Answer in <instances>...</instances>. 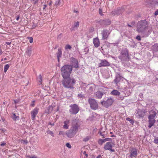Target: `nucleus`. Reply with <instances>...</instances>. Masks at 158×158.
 Instances as JSON below:
<instances>
[{
    "instance_id": "f257e3e1",
    "label": "nucleus",
    "mask_w": 158,
    "mask_h": 158,
    "mask_svg": "<svg viewBox=\"0 0 158 158\" xmlns=\"http://www.w3.org/2000/svg\"><path fill=\"white\" fill-rule=\"evenodd\" d=\"M148 27V24L146 20L140 21L137 23L136 31L139 33L144 34Z\"/></svg>"
},
{
    "instance_id": "f03ea898",
    "label": "nucleus",
    "mask_w": 158,
    "mask_h": 158,
    "mask_svg": "<svg viewBox=\"0 0 158 158\" xmlns=\"http://www.w3.org/2000/svg\"><path fill=\"white\" fill-rule=\"evenodd\" d=\"M72 69V67L69 65H64L61 68V74L63 78L70 77Z\"/></svg>"
},
{
    "instance_id": "7ed1b4c3",
    "label": "nucleus",
    "mask_w": 158,
    "mask_h": 158,
    "mask_svg": "<svg viewBox=\"0 0 158 158\" xmlns=\"http://www.w3.org/2000/svg\"><path fill=\"white\" fill-rule=\"evenodd\" d=\"M63 79L62 81V84L65 88H71L73 87L74 84L76 82L74 79L71 78L70 77L63 78Z\"/></svg>"
},
{
    "instance_id": "20e7f679",
    "label": "nucleus",
    "mask_w": 158,
    "mask_h": 158,
    "mask_svg": "<svg viewBox=\"0 0 158 158\" xmlns=\"http://www.w3.org/2000/svg\"><path fill=\"white\" fill-rule=\"evenodd\" d=\"M118 57L123 63H124L125 61L129 60L128 50L126 48L123 49L121 52L120 55Z\"/></svg>"
},
{
    "instance_id": "39448f33",
    "label": "nucleus",
    "mask_w": 158,
    "mask_h": 158,
    "mask_svg": "<svg viewBox=\"0 0 158 158\" xmlns=\"http://www.w3.org/2000/svg\"><path fill=\"white\" fill-rule=\"evenodd\" d=\"M91 108L93 110H96L98 108V105L95 99L89 98L88 100Z\"/></svg>"
},
{
    "instance_id": "423d86ee",
    "label": "nucleus",
    "mask_w": 158,
    "mask_h": 158,
    "mask_svg": "<svg viewBox=\"0 0 158 158\" xmlns=\"http://www.w3.org/2000/svg\"><path fill=\"white\" fill-rule=\"evenodd\" d=\"M70 109L69 111L71 114H77L79 111V108L78 106L74 104L70 106Z\"/></svg>"
},
{
    "instance_id": "0eeeda50",
    "label": "nucleus",
    "mask_w": 158,
    "mask_h": 158,
    "mask_svg": "<svg viewBox=\"0 0 158 158\" xmlns=\"http://www.w3.org/2000/svg\"><path fill=\"white\" fill-rule=\"evenodd\" d=\"M114 100L111 98H108L106 101H103L101 102L102 105L104 107L107 108L110 106L113 103Z\"/></svg>"
},
{
    "instance_id": "6e6552de",
    "label": "nucleus",
    "mask_w": 158,
    "mask_h": 158,
    "mask_svg": "<svg viewBox=\"0 0 158 158\" xmlns=\"http://www.w3.org/2000/svg\"><path fill=\"white\" fill-rule=\"evenodd\" d=\"M79 127L80 126L78 123L77 122L76 120H75L73 121V124L70 129L76 133L78 130Z\"/></svg>"
},
{
    "instance_id": "1a4fd4ad",
    "label": "nucleus",
    "mask_w": 158,
    "mask_h": 158,
    "mask_svg": "<svg viewBox=\"0 0 158 158\" xmlns=\"http://www.w3.org/2000/svg\"><path fill=\"white\" fill-rule=\"evenodd\" d=\"M100 63L98 64V66L99 67H107L110 66L109 62L105 60H100Z\"/></svg>"
},
{
    "instance_id": "9d476101",
    "label": "nucleus",
    "mask_w": 158,
    "mask_h": 158,
    "mask_svg": "<svg viewBox=\"0 0 158 158\" xmlns=\"http://www.w3.org/2000/svg\"><path fill=\"white\" fill-rule=\"evenodd\" d=\"M110 30H107L106 29H104L102 31L101 33L102 35V39L103 40H105L106 39L110 34Z\"/></svg>"
},
{
    "instance_id": "9b49d317",
    "label": "nucleus",
    "mask_w": 158,
    "mask_h": 158,
    "mask_svg": "<svg viewBox=\"0 0 158 158\" xmlns=\"http://www.w3.org/2000/svg\"><path fill=\"white\" fill-rule=\"evenodd\" d=\"M130 157L133 158V157L136 158L137 155V149L135 148H132L130 151Z\"/></svg>"
},
{
    "instance_id": "f8f14e48",
    "label": "nucleus",
    "mask_w": 158,
    "mask_h": 158,
    "mask_svg": "<svg viewBox=\"0 0 158 158\" xmlns=\"http://www.w3.org/2000/svg\"><path fill=\"white\" fill-rule=\"evenodd\" d=\"M112 146L111 144V143L110 142H108L106 143L104 147V148L105 150H109L112 152H114V150L112 149Z\"/></svg>"
},
{
    "instance_id": "ddd939ff",
    "label": "nucleus",
    "mask_w": 158,
    "mask_h": 158,
    "mask_svg": "<svg viewBox=\"0 0 158 158\" xmlns=\"http://www.w3.org/2000/svg\"><path fill=\"white\" fill-rule=\"evenodd\" d=\"M70 60L72 62V64L73 67L75 68H78V63L76 59L74 58L73 57H71L70 58Z\"/></svg>"
},
{
    "instance_id": "4468645a",
    "label": "nucleus",
    "mask_w": 158,
    "mask_h": 158,
    "mask_svg": "<svg viewBox=\"0 0 158 158\" xmlns=\"http://www.w3.org/2000/svg\"><path fill=\"white\" fill-rule=\"evenodd\" d=\"M39 109L37 108H35L31 111V119L34 120L35 119V117L38 112Z\"/></svg>"
},
{
    "instance_id": "2eb2a0df",
    "label": "nucleus",
    "mask_w": 158,
    "mask_h": 158,
    "mask_svg": "<svg viewBox=\"0 0 158 158\" xmlns=\"http://www.w3.org/2000/svg\"><path fill=\"white\" fill-rule=\"evenodd\" d=\"M94 94L96 98L100 99L102 98L103 95V93L99 90H98Z\"/></svg>"
},
{
    "instance_id": "dca6fc26",
    "label": "nucleus",
    "mask_w": 158,
    "mask_h": 158,
    "mask_svg": "<svg viewBox=\"0 0 158 158\" xmlns=\"http://www.w3.org/2000/svg\"><path fill=\"white\" fill-rule=\"evenodd\" d=\"M76 134L75 132L72 131L71 129L69 130L66 134L67 137L69 138H72L74 137Z\"/></svg>"
},
{
    "instance_id": "f3484780",
    "label": "nucleus",
    "mask_w": 158,
    "mask_h": 158,
    "mask_svg": "<svg viewBox=\"0 0 158 158\" xmlns=\"http://www.w3.org/2000/svg\"><path fill=\"white\" fill-rule=\"evenodd\" d=\"M93 42L95 47L96 48L98 47L100 45L99 40L98 38L94 39L93 40Z\"/></svg>"
},
{
    "instance_id": "a211bd4d",
    "label": "nucleus",
    "mask_w": 158,
    "mask_h": 158,
    "mask_svg": "<svg viewBox=\"0 0 158 158\" xmlns=\"http://www.w3.org/2000/svg\"><path fill=\"white\" fill-rule=\"evenodd\" d=\"M156 114V112L154 111H151L150 112V115L148 116V118L154 119Z\"/></svg>"
},
{
    "instance_id": "6ab92c4d",
    "label": "nucleus",
    "mask_w": 158,
    "mask_h": 158,
    "mask_svg": "<svg viewBox=\"0 0 158 158\" xmlns=\"http://www.w3.org/2000/svg\"><path fill=\"white\" fill-rule=\"evenodd\" d=\"M69 120H66L64 122V125L63 126V127L64 129H68L69 128V125L68 124L69 123Z\"/></svg>"
},
{
    "instance_id": "aec40b11",
    "label": "nucleus",
    "mask_w": 158,
    "mask_h": 158,
    "mask_svg": "<svg viewBox=\"0 0 158 158\" xmlns=\"http://www.w3.org/2000/svg\"><path fill=\"white\" fill-rule=\"evenodd\" d=\"M149 125L148 127L149 128H151L152 126H153L155 122V120L154 119H152L151 118H148Z\"/></svg>"
},
{
    "instance_id": "412c9836",
    "label": "nucleus",
    "mask_w": 158,
    "mask_h": 158,
    "mask_svg": "<svg viewBox=\"0 0 158 158\" xmlns=\"http://www.w3.org/2000/svg\"><path fill=\"white\" fill-rule=\"evenodd\" d=\"M122 79V77L118 75L116 76L114 80V82L117 85Z\"/></svg>"
},
{
    "instance_id": "4be33fe9",
    "label": "nucleus",
    "mask_w": 158,
    "mask_h": 158,
    "mask_svg": "<svg viewBox=\"0 0 158 158\" xmlns=\"http://www.w3.org/2000/svg\"><path fill=\"white\" fill-rule=\"evenodd\" d=\"M120 92L117 90H113L111 92V94L113 95L119 96L120 94Z\"/></svg>"
},
{
    "instance_id": "5701e85b",
    "label": "nucleus",
    "mask_w": 158,
    "mask_h": 158,
    "mask_svg": "<svg viewBox=\"0 0 158 158\" xmlns=\"http://www.w3.org/2000/svg\"><path fill=\"white\" fill-rule=\"evenodd\" d=\"M137 114L140 117H142L144 114V112L143 111L139 110H137L136 114Z\"/></svg>"
},
{
    "instance_id": "b1692460",
    "label": "nucleus",
    "mask_w": 158,
    "mask_h": 158,
    "mask_svg": "<svg viewBox=\"0 0 158 158\" xmlns=\"http://www.w3.org/2000/svg\"><path fill=\"white\" fill-rule=\"evenodd\" d=\"M152 49L155 52H157L158 51V44H155L152 46Z\"/></svg>"
},
{
    "instance_id": "393cba45",
    "label": "nucleus",
    "mask_w": 158,
    "mask_h": 158,
    "mask_svg": "<svg viewBox=\"0 0 158 158\" xmlns=\"http://www.w3.org/2000/svg\"><path fill=\"white\" fill-rule=\"evenodd\" d=\"M12 118L14 121L19 120V118L18 116H16L15 114H13L12 116Z\"/></svg>"
},
{
    "instance_id": "a878e982",
    "label": "nucleus",
    "mask_w": 158,
    "mask_h": 158,
    "mask_svg": "<svg viewBox=\"0 0 158 158\" xmlns=\"http://www.w3.org/2000/svg\"><path fill=\"white\" fill-rule=\"evenodd\" d=\"M53 108L52 106H49L48 109V111H46L45 113H46L47 114H49L51 113L53 110Z\"/></svg>"
},
{
    "instance_id": "bb28decb",
    "label": "nucleus",
    "mask_w": 158,
    "mask_h": 158,
    "mask_svg": "<svg viewBox=\"0 0 158 158\" xmlns=\"http://www.w3.org/2000/svg\"><path fill=\"white\" fill-rule=\"evenodd\" d=\"M57 58L61 57L62 55V51L60 49L58 50V52L56 53Z\"/></svg>"
},
{
    "instance_id": "cd10ccee",
    "label": "nucleus",
    "mask_w": 158,
    "mask_h": 158,
    "mask_svg": "<svg viewBox=\"0 0 158 158\" xmlns=\"http://www.w3.org/2000/svg\"><path fill=\"white\" fill-rule=\"evenodd\" d=\"M103 23L106 25H109L111 23V22L109 19H106L103 20Z\"/></svg>"
},
{
    "instance_id": "c85d7f7f",
    "label": "nucleus",
    "mask_w": 158,
    "mask_h": 158,
    "mask_svg": "<svg viewBox=\"0 0 158 158\" xmlns=\"http://www.w3.org/2000/svg\"><path fill=\"white\" fill-rule=\"evenodd\" d=\"M79 22L77 21L75 23H74V25L73 26V28H78L79 27ZM73 29H72L73 30ZM72 30L71 29V30Z\"/></svg>"
},
{
    "instance_id": "c756f323",
    "label": "nucleus",
    "mask_w": 158,
    "mask_h": 158,
    "mask_svg": "<svg viewBox=\"0 0 158 158\" xmlns=\"http://www.w3.org/2000/svg\"><path fill=\"white\" fill-rule=\"evenodd\" d=\"M37 78L38 79V80L39 81V82H40V84H41V82L42 81V76L40 74L39 75V76H38L37 77Z\"/></svg>"
},
{
    "instance_id": "7c9ffc66",
    "label": "nucleus",
    "mask_w": 158,
    "mask_h": 158,
    "mask_svg": "<svg viewBox=\"0 0 158 158\" xmlns=\"http://www.w3.org/2000/svg\"><path fill=\"white\" fill-rule=\"evenodd\" d=\"M9 67L10 65L8 64L5 65L4 68V70L5 73H6V72Z\"/></svg>"
},
{
    "instance_id": "2f4dec72",
    "label": "nucleus",
    "mask_w": 158,
    "mask_h": 158,
    "mask_svg": "<svg viewBox=\"0 0 158 158\" xmlns=\"http://www.w3.org/2000/svg\"><path fill=\"white\" fill-rule=\"evenodd\" d=\"M126 119L127 121H129L130 123L131 124H134V121L133 119H131L129 118H126Z\"/></svg>"
},
{
    "instance_id": "473e14b6",
    "label": "nucleus",
    "mask_w": 158,
    "mask_h": 158,
    "mask_svg": "<svg viewBox=\"0 0 158 158\" xmlns=\"http://www.w3.org/2000/svg\"><path fill=\"white\" fill-rule=\"evenodd\" d=\"M71 48H72L71 46L69 44L66 45L65 47V49H69V50H71Z\"/></svg>"
},
{
    "instance_id": "72a5a7b5",
    "label": "nucleus",
    "mask_w": 158,
    "mask_h": 158,
    "mask_svg": "<svg viewBox=\"0 0 158 158\" xmlns=\"http://www.w3.org/2000/svg\"><path fill=\"white\" fill-rule=\"evenodd\" d=\"M94 85L90 86L89 87V90L90 92H92L94 89Z\"/></svg>"
},
{
    "instance_id": "f704fd0d",
    "label": "nucleus",
    "mask_w": 158,
    "mask_h": 158,
    "mask_svg": "<svg viewBox=\"0 0 158 158\" xmlns=\"http://www.w3.org/2000/svg\"><path fill=\"white\" fill-rule=\"evenodd\" d=\"M47 133L48 134L51 135L53 137L54 136V135H53V133L52 131H51L48 130L47 131Z\"/></svg>"
},
{
    "instance_id": "c9c22d12",
    "label": "nucleus",
    "mask_w": 158,
    "mask_h": 158,
    "mask_svg": "<svg viewBox=\"0 0 158 158\" xmlns=\"http://www.w3.org/2000/svg\"><path fill=\"white\" fill-rule=\"evenodd\" d=\"M103 143L104 142L103 139H100L98 140V143L99 144L102 145Z\"/></svg>"
},
{
    "instance_id": "e433bc0d",
    "label": "nucleus",
    "mask_w": 158,
    "mask_h": 158,
    "mask_svg": "<svg viewBox=\"0 0 158 158\" xmlns=\"http://www.w3.org/2000/svg\"><path fill=\"white\" fill-rule=\"evenodd\" d=\"M28 39L29 40V42L31 43L33 42V38L31 37H28Z\"/></svg>"
},
{
    "instance_id": "4c0bfd02",
    "label": "nucleus",
    "mask_w": 158,
    "mask_h": 158,
    "mask_svg": "<svg viewBox=\"0 0 158 158\" xmlns=\"http://www.w3.org/2000/svg\"><path fill=\"white\" fill-rule=\"evenodd\" d=\"M26 158H37V157L35 156H27Z\"/></svg>"
},
{
    "instance_id": "58836bf2",
    "label": "nucleus",
    "mask_w": 158,
    "mask_h": 158,
    "mask_svg": "<svg viewBox=\"0 0 158 158\" xmlns=\"http://www.w3.org/2000/svg\"><path fill=\"white\" fill-rule=\"evenodd\" d=\"M110 139H110V138H107L103 140L104 141V143L106 141H110Z\"/></svg>"
},
{
    "instance_id": "ea45409f",
    "label": "nucleus",
    "mask_w": 158,
    "mask_h": 158,
    "mask_svg": "<svg viewBox=\"0 0 158 158\" xmlns=\"http://www.w3.org/2000/svg\"><path fill=\"white\" fill-rule=\"evenodd\" d=\"M27 52L28 55H30L31 54V50L29 49L28 51H27Z\"/></svg>"
},
{
    "instance_id": "a19ab883",
    "label": "nucleus",
    "mask_w": 158,
    "mask_h": 158,
    "mask_svg": "<svg viewBox=\"0 0 158 158\" xmlns=\"http://www.w3.org/2000/svg\"><path fill=\"white\" fill-rule=\"evenodd\" d=\"M64 134V132L63 131H60L59 132V135H63Z\"/></svg>"
},
{
    "instance_id": "79ce46f5",
    "label": "nucleus",
    "mask_w": 158,
    "mask_h": 158,
    "mask_svg": "<svg viewBox=\"0 0 158 158\" xmlns=\"http://www.w3.org/2000/svg\"><path fill=\"white\" fill-rule=\"evenodd\" d=\"M60 0H57L55 3V5H56V6L59 5H60L59 2H60Z\"/></svg>"
},
{
    "instance_id": "37998d69",
    "label": "nucleus",
    "mask_w": 158,
    "mask_h": 158,
    "mask_svg": "<svg viewBox=\"0 0 158 158\" xmlns=\"http://www.w3.org/2000/svg\"><path fill=\"white\" fill-rule=\"evenodd\" d=\"M136 39L139 41H140L141 40L140 36L139 35H138L136 36Z\"/></svg>"
},
{
    "instance_id": "c03bdc74",
    "label": "nucleus",
    "mask_w": 158,
    "mask_h": 158,
    "mask_svg": "<svg viewBox=\"0 0 158 158\" xmlns=\"http://www.w3.org/2000/svg\"><path fill=\"white\" fill-rule=\"evenodd\" d=\"M66 146L69 148H71V146L69 143H67L66 144Z\"/></svg>"
},
{
    "instance_id": "a18cd8bd",
    "label": "nucleus",
    "mask_w": 158,
    "mask_h": 158,
    "mask_svg": "<svg viewBox=\"0 0 158 158\" xmlns=\"http://www.w3.org/2000/svg\"><path fill=\"white\" fill-rule=\"evenodd\" d=\"M99 14L101 15H103V14H102V10L100 9H99Z\"/></svg>"
},
{
    "instance_id": "49530a36",
    "label": "nucleus",
    "mask_w": 158,
    "mask_h": 158,
    "mask_svg": "<svg viewBox=\"0 0 158 158\" xmlns=\"http://www.w3.org/2000/svg\"><path fill=\"white\" fill-rule=\"evenodd\" d=\"M99 133L100 134V135L101 136H103V138H105V137H104V135L102 133V132H101V131H99Z\"/></svg>"
},
{
    "instance_id": "de8ad7c7",
    "label": "nucleus",
    "mask_w": 158,
    "mask_h": 158,
    "mask_svg": "<svg viewBox=\"0 0 158 158\" xmlns=\"http://www.w3.org/2000/svg\"><path fill=\"white\" fill-rule=\"evenodd\" d=\"M89 140V138L88 137L86 138L84 140V141L86 142Z\"/></svg>"
},
{
    "instance_id": "09e8293b",
    "label": "nucleus",
    "mask_w": 158,
    "mask_h": 158,
    "mask_svg": "<svg viewBox=\"0 0 158 158\" xmlns=\"http://www.w3.org/2000/svg\"><path fill=\"white\" fill-rule=\"evenodd\" d=\"M78 96L80 98H82L84 97L83 95L81 94H78Z\"/></svg>"
},
{
    "instance_id": "8fccbe9b",
    "label": "nucleus",
    "mask_w": 158,
    "mask_h": 158,
    "mask_svg": "<svg viewBox=\"0 0 158 158\" xmlns=\"http://www.w3.org/2000/svg\"><path fill=\"white\" fill-rule=\"evenodd\" d=\"M154 14L156 16L158 15V9L155 12Z\"/></svg>"
},
{
    "instance_id": "3c124183",
    "label": "nucleus",
    "mask_w": 158,
    "mask_h": 158,
    "mask_svg": "<svg viewBox=\"0 0 158 158\" xmlns=\"http://www.w3.org/2000/svg\"><path fill=\"white\" fill-rule=\"evenodd\" d=\"M124 96H121V97H120L119 98H120V100H123V99H124Z\"/></svg>"
},
{
    "instance_id": "603ef678",
    "label": "nucleus",
    "mask_w": 158,
    "mask_h": 158,
    "mask_svg": "<svg viewBox=\"0 0 158 158\" xmlns=\"http://www.w3.org/2000/svg\"><path fill=\"white\" fill-rule=\"evenodd\" d=\"M49 124L51 125L52 126H54V123H51V122H49Z\"/></svg>"
},
{
    "instance_id": "864d4df0",
    "label": "nucleus",
    "mask_w": 158,
    "mask_h": 158,
    "mask_svg": "<svg viewBox=\"0 0 158 158\" xmlns=\"http://www.w3.org/2000/svg\"><path fill=\"white\" fill-rule=\"evenodd\" d=\"M48 5L50 6L52 5V2L51 1H50L49 2H48Z\"/></svg>"
},
{
    "instance_id": "5fc2aeb1",
    "label": "nucleus",
    "mask_w": 158,
    "mask_h": 158,
    "mask_svg": "<svg viewBox=\"0 0 158 158\" xmlns=\"http://www.w3.org/2000/svg\"><path fill=\"white\" fill-rule=\"evenodd\" d=\"M6 143H2L1 144V146H3L5 145Z\"/></svg>"
},
{
    "instance_id": "6e6d98bb",
    "label": "nucleus",
    "mask_w": 158,
    "mask_h": 158,
    "mask_svg": "<svg viewBox=\"0 0 158 158\" xmlns=\"http://www.w3.org/2000/svg\"><path fill=\"white\" fill-rule=\"evenodd\" d=\"M11 42H6V44L7 45H9L11 44Z\"/></svg>"
},
{
    "instance_id": "4d7b16f0",
    "label": "nucleus",
    "mask_w": 158,
    "mask_h": 158,
    "mask_svg": "<svg viewBox=\"0 0 158 158\" xmlns=\"http://www.w3.org/2000/svg\"><path fill=\"white\" fill-rule=\"evenodd\" d=\"M47 6V5H44V7H43V10H44V9H45V8H46V7Z\"/></svg>"
},
{
    "instance_id": "13d9d810",
    "label": "nucleus",
    "mask_w": 158,
    "mask_h": 158,
    "mask_svg": "<svg viewBox=\"0 0 158 158\" xmlns=\"http://www.w3.org/2000/svg\"><path fill=\"white\" fill-rule=\"evenodd\" d=\"M19 19V16H17V18H16V20H18Z\"/></svg>"
},
{
    "instance_id": "bf43d9fd",
    "label": "nucleus",
    "mask_w": 158,
    "mask_h": 158,
    "mask_svg": "<svg viewBox=\"0 0 158 158\" xmlns=\"http://www.w3.org/2000/svg\"><path fill=\"white\" fill-rule=\"evenodd\" d=\"M135 24V22H132V23H131V24L133 25H134Z\"/></svg>"
},
{
    "instance_id": "052dcab7",
    "label": "nucleus",
    "mask_w": 158,
    "mask_h": 158,
    "mask_svg": "<svg viewBox=\"0 0 158 158\" xmlns=\"http://www.w3.org/2000/svg\"><path fill=\"white\" fill-rule=\"evenodd\" d=\"M127 26L129 27H132V26L130 24H128Z\"/></svg>"
},
{
    "instance_id": "680f3d73",
    "label": "nucleus",
    "mask_w": 158,
    "mask_h": 158,
    "mask_svg": "<svg viewBox=\"0 0 158 158\" xmlns=\"http://www.w3.org/2000/svg\"><path fill=\"white\" fill-rule=\"evenodd\" d=\"M83 154H84L85 155L86 154V152L85 151H84Z\"/></svg>"
},
{
    "instance_id": "e2e57ef3",
    "label": "nucleus",
    "mask_w": 158,
    "mask_h": 158,
    "mask_svg": "<svg viewBox=\"0 0 158 158\" xmlns=\"http://www.w3.org/2000/svg\"><path fill=\"white\" fill-rule=\"evenodd\" d=\"M14 102L15 103H18V101L17 100H16V101L15 100V101H14Z\"/></svg>"
},
{
    "instance_id": "0e129e2a",
    "label": "nucleus",
    "mask_w": 158,
    "mask_h": 158,
    "mask_svg": "<svg viewBox=\"0 0 158 158\" xmlns=\"http://www.w3.org/2000/svg\"><path fill=\"white\" fill-rule=\"evenodd\" d=\"M60 57L57 58V60H58V62H59L60 61Z\"/></svg>"
},
{
    "instance_id": "69168bd1",
    "label": "nucleus",
    "mask_w": 158,
    "mask_h": 158,
    "mask_svg": "<svg viewBox=\"0 0 158 158\" xmlns=\"http://www.w3.org/2000/svg\"><path fill=\"white\" fill-rule=\"evenodd\" d=\"M85 155V156L86 157H88V154H86Z\"/></svg>"
},
{
    "instance_id": "338daca9",
    "label": "nucleus",
    "mask_w": 158,
    "mask_h": 158,
    "mask_svg": "<svg viewBox=\"0 0 158 158\" xmlns=\"http://www.w3.org/2000/svg\"><path fill=\"white\" fill-rule=\"evenodd\" d=\"M114 136H115L114 135H112L111 136V137H114Z\"/></svg>"
},
{
    "instance_id": "774afa93",
    "label": "nucleus",
    "mask_w": 158,
    "mask_h": 158,
    "mask_svg": "<svg viewBox=\"0 0 158 158\" xmlns=\"http://www.w3.org/2000/svg\"><path fill=\"white\" fill-rule=\"evenodd\" d=\"M4 60H7V58H5L4 59Z\"/></svg>"
}]
</instances>
